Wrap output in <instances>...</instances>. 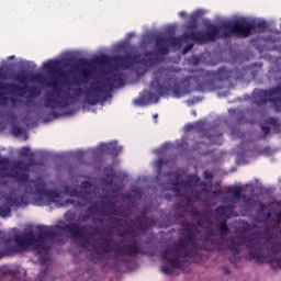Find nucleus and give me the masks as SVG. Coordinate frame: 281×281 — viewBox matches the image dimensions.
Segmentation results:
<instances>
[{
    "label": "nucleus",
    "mask_w": 281,
    "mask_h": 281,
    "mask_svg": "<svg viewBox=\"0 0 281 281\" xmlns=\"http://www.w3.org/2000/svg\"><path fill=\"white\" fill-rule=\"evenodd\" d=\"M58 229L67 232L74 238H81L80 247L87 249L89 247V239L91 236H97V227L93 226H80L78 223L64 224L63 226H37V235L30 231L29 233H22L13 236L15 246L7 247L0 251L1 258L16 256V254H24L30 247H34L37 254L49 251V246L45 245V239L54 240L58 236ZM88 236V238H87Z\"/></svg>",
    "instance_id": "obj_1"
},
{
    "label": "nucleus",
    "mask_w": 281,
    "mask_h": 281,
    "mask_svg": "<svg viewBox=\"0 0 281 281\" xmlns=\"http://www.w3.org/2000/svg\"><path fill=\"white\" fill-rule=\"evenodd\" d=\"M124 223L128 228L117 233V236H120L121 239L113 248L114 260H121V262H126V258H122V256L133 258L139 256V254H144L142 246H139V241H137V232L146 234L150 227L157 225V221H155V218H149L146 215V212H142L140 216L135 220H125Z\"/></svg>",
    "instance_id": "obj_2"
},
{
    "label": "nucleus",
    "mask_w": 281,
    "mask_h": 281,
    "mask_svg": "<svg viewBox=\"0 0 281 281\" xmlns=\"http://www.w3.org/2000/svg\"><path fill=\"white\" fill-rule=\"evenodd\" d=\"M256 32V23L241 19L234 22H224L221 26L209 24L207 31H191L183 34L184 41H193L198 45L212 43L217 38H249V35Z\"/></svg>",
    "instance_id": "obj_3"
},
{
    "label": "nucleus",
    "mask_w": 281,
    "mask_h": 281,
    "mask_svg": "<svg viewBox=\"0 0 281 281\" xmlns=\"http://www.w3.org/2000/svg\"><path fill=\"white\" fill-rule=\"evenodd\" d=\"M58 65H60L58 60H49L43 64V69L52 77L46 85L53 89V94H45L44 106L46 109H65L69 106V100H74V95L58 87V78H65V71L58 69ZM61 93H65V95H60Z\"/></svg>",
    "instance_id": "obj_4"
},
{
    "label": "nucleus",
    "mask_w": 281,
    "mask_h": 281,
    "mask_svg": "<svg viewBox=\"0 0 281 281\" xmlns=\"http://www.w3.org/2000/svg\"><path fill=\"white\" fill-rule=\"evenodd\" d=\"M232 78V70L225 69V67L218 68L215 71L199 69L192 76L184 78V82L192 85L196 91H202L203 93L210 91H218L223 89L218 82H225Z\"/></svg>",
    "instance_id": "obj_5"
},
{
    "label": "nucleus",
    "mask_w": 281,
    "mask_h": 281,
    "mask_svg": "<svg viewBox=\"0 0 281 281\" xmlns=\"http://www.w3.org/2000/svg\"><path fill=\"white\" fill-rule=\"evenodd\" d=\"M150 89L158 95H168L172 91L176 98H183L188 91L177 85V75L170 68L160 67L154 71V79L150 81Z\"/></svg>",
    "instance_id": "obj_6"
},
{
    "label": "nucleus",
    "mask_w": 281,
    "mask_h": 281,
    "mask_svg": "<svg viewBox=\"0 0 281 281\" xmlns=\"http://www.w3.org/2000/svg\"><path fill=\"white\" fill-rule=\"evenodd\" d=\"M120 87H124V78H122V75L112 74L104 78L103 82L90 85L85 91V102L89 106H95L99 102L106 100V97H102L104 93H109V91H113L115 88L120 89Z\"/></svg>",
    "instance_id": "obj_7"
},
{
    "label": "nucleus",
    "mask_w": 281,
    "mask_h": 281,
    "mask_svg": "<svg viewBox=\"0 0 281 281\" xmlns=\"http://www.w3.org/2000/svg\"><path fill=\"white\" fill-rule=\"evenodd\" d=\"M190 254H192V249L183 241H178L167 247L162 252V256L164 260H167L170 266H161L160 271L166 273V276H172L175 269H183V267L188 265V261L179 258H188Z\"/></svg>",
    "instance_id": "obj_8"
},
{
    "label": "nucleus",
    "mask_w": 281,
    "mask_h": 281,
    "mask_svg": "<svg viewBox=\"0 0 281 281\" xmlns=\"http://www.w3.org/2000/svg\"><path fill=\"white\" fill-rule=\"evenodd\" d=\"M5 91V92H2ZM29 92V98H38L41 95V88L36 86H21L15 82H2L0 81V100L5 103L8 100L11 102L12 106H16L18 102H21L19 98H25V93ZM8 95H18L14 97H5Z\"/></svg>",
    "instance_id": "obj_9"
},
{
    "label": "nucleus",
    "mask_w": 281,
    "mask_h": 281,
    "mask_svg": "<svg viewBox=\"0 0 281 281\" xmlns=\"http://www.w3.org/2000/svg\"><path fill=\"white\" fill-rule=\"evenodd\" d=\"M254 103L257 106H265L270 102L277 113H281V88L272 87L268 90H255L252 94Z\"/></svg>",
    "instance_id": "obj_10"
},
{
    "label": "nucleus",
    "mask_w": 281,
    "mask_h": 281,
    "mask_svg": "<svg viewBox=\"0 0 281 281\" xmlns=\"http://www.w3.org/2000/svg\"><path fill=\"white\" fill-rule=\"evenodd\" d=\"M156 49L160 56H168L170 54V47H181V38L169 35V36H157L156 37Z\"/></svg>",
    "instance_id": "obj_11"
},
{
    "label": "nucleus",
    "mask_w": 281,
    "mask_h": 281,
    "mask_svg": "<svg viewBox=\"0 0 281 281\" xmlns=\"http://www.w3.org/2000/svg\"><path fill=\"white\" fill-rule=\"evenodd\" d=\"M93 60L87 58H78L72 65V71L80 74L83 82H88L93 77Z\"/></svg>",
    "instance_id": "obj_12"
},
{
    "label": "nucleus",
    "mask_w": 281,
    "mask_h": 281,
    "mask_svg": "<svg viewBox=\"0 0 281 281\" xmlns=\"http://www.w3.org/2000/svg\"><path fill=\"white\" fill-rule=\"evenodd\" d=\"M130 60L132 65H144V67H154V65H157V63H159V59L157 58V53L153 50H147L143 57L139 54H130Z\"/></svg>",
    "instance_id": "obj_13"
},
{
    "label": "nucleus",
    "mask_w": 281,
    "mask_h": 281,
    "mask_svg": "<svg viewBox=\"0 0 281 281\" xmlns=\"http://www.w3.org/2000/svg\"><path fill=\"white\" fill-rule=\"evenodd\" d=\"M93 251L91 254V260L92 262H101V260H104V257L106 254H111V241L103 239L100 246L97 244H93Z\"/></svg>",
    "instance_id": "obj_14"
},
{
    "label": "nucleus",
    "mask_w": 281,
    "mask_h": 281,
    "mask_svg": "<svg viewBox=\"0 0 281 281\" xmlns=\"http://www.w3.org/2000/svg\"><path fill=\"white\" fill-rule=\"evenodd\" d=\"M187 131H198L199 133H202L203 137H207V139L211 140V144H216V140H214V137H223V133L214 134L216 133V128L205 130L203 121H198L195 124H189L187 125ZM209 133H212V135H209Z\"/></svg>",
    "instance_id": "obj_15"
},
{
    "label": "nucleus",
    "mask_w": 281,
    "mask_h": 281,
    "mask_svg": "<svg viewBox=\"0 0 281 281\" xmlns=\"http://www.w3.org/2000/svg\"><path fill=\"white\" fill-rule=\"evenodd\" d=\"M45 190H47L46 186L42 180H31L29 184L25 186L26 194H31L33 196H43L45 194Z\"/></svg>",
    "instance_id": "obj_16"
},
{
    "label": "nucleus",
    "mask_w": 281,
    "mask_h": 281,
    "mask_svg": "<svg viewBox=\"0 0 281 281\" xmlns=\"http://www.w3.org/2000/svg\"><path fill=\"white\" fill-rule=\"evenodd\" d=\"M200 182H201V178L199 176L191 175L188 177V179L182 180L181 182H179V178H177L176 181L172 183V186H173V190H176V192H179V186H182V188L190 190V188H194L199 186Z\"/></svg>",
    "instance_id": "obj_17"
},
{
    "label": "nucleus",
    "mask_w": 281,
    "mask_h": 281,
    "mask_svg": "<svg viewBox=\"0 0 281 281\" xmlns=\"http://www.w3.org/2000/svg\"><path fill=\"white\" fill-rule=\"evenodd\" d=\"M13 80L24 85L23 87H25V85H27V80H31V82H41L43 80V75L32 74L29 78L25 72H19L13 77Z\"/></svg>",
    "instance_id": "obj_18"
},
{
    "label": "nucleus",
    "mask_w": 281,
    "mask_h": 281,
    "mask_svg": "<svg viewBox=\"0 0 281 281\" xmlns=\"http://www.w3.org/2000/svg\"><path fill=\"white\" fill-rule=\"evenodd\" d=\"M234 210H236V205L233 203L228 205H220L215 209V214L227 221L228 218H232Z\"/></svg>",
    "instance_id": "obj_19"
},
{
    "label": "nucleus",
    "mask_w": 281,
    "mask_h": 281,
    "mask_svg": "<svg viewBox=\"0 0 281 281\" xmlns=\"http://www.w3.org/2000/svg\"><path fill=\"white\" fill-rule=\"evenodd\" d=\"M199 234V229L194 226L184 228L182 231V236H184V240H187L191 245H196V235Z\"/></svg>",
    "instance_id": "obj_20"
},
{
    "label": "nucleus",
    "mask_w": 281,
    "mask_h": 281,
    "mask_svg": "<svg viewBox=\"0 0 281 281\" xmlns=\"http://www.w3.org/2000/svg\"><path fill=\"white\" fill-rule=\"evenodd\" d=\"M114 63L116 67H121V69H131V67H133L131 61V54L114 57Z\"/></svg>",
    "instance_id": "obj_21"
},
{
    "label": "nucleus",
    "mask_w": 281,
    "mask_h": 281,
    "mask_svg": "<svg viewBox=\"0 0 281 281\" xmlns=\"http://www.w3.org/2000/svg\"><path fill=\"white\" fill-rule=\"evenodd\" d=\"M245 189L243 187L235 186L228 189V193L233 194L235 199H244V203H251V199L247 198V195H243Z\"/></svg>",
    "instance_id": "obj_22"
},
{
    "label": "nucleus",
    "mask_w": 281,
    "mask_h": 281,
    "mask_svg": "<svg viewBox=\"0 0 281 281\" xmlns=\"http://www.w3.org/2000/svg\"><path fill=\"white\" fill-rule=\"evenodd\" d=\"M102 150L108 155H113L114 157H117L120 153H122V147L113 144H105L102 146Z\"/></svg>",
    "instance_id": "obj_23"
},
{
    "label": "nucleus",
    "mask_w": 281,
    "mask_h": 281,
    "mask_svg": "<svg viewBox=\"0 0 281 281\" xmlns=\"http://www.w3.org/2000/svg\"><path fill=\"white\" fill-rule=\"evenodd\" d=\"M12 178L15 179L20 186L24 184V188L25 186H29L30 181H32L30 180V175L20 171L13 172Z\"/></svg>",
    "instance_id": "obj_24"
},
{
    "label": "nucleus",
    "mask_w": 281,
    "mask_h": 281,
    "mask_svg": "<svg viewBox=\"0 0 281 281\" xmlns=\"http://www.w3.org/2000/svg\"><path fill=\"white\" fill-rule=\"evenodd\" d=\"M105 178L103 179L105 186H113V181L115 179V170L113 167H105L104 168Z\"/></svg>",
    "instance_id": "obj_25"
},
{
    "label": "nucleus",
    "mask_w": 281,
    "mask_h": 281,
    "mask_svg": "<svg viewBox=\"0 0 281 281\" xmlns=\"http://www.w3.org/2000/svg\"><path fill=\"white\" fill-rule=\"evenodd\" d=\"M5 201L9 203L11 207H19L22 204L27 205V202H25V196H21V198L8 196Z\"/></svg>",
    "instance_id": "obj_26"
},
{
    "label": "nucleus",
    "mask_w": 281,
    "mask_h": 281,
    "mask_svg": "<svg viewBox=\"0 0 281 281\" xmlns=\"http://www.w3.org/2000/svg\"><path fill=\"white\" fill-rule=\"evenodd\" d=\"M91 207H94V212L97 214H100V216H112V214L117 215V211L111 212L109 210L101 209L100 206H98V202L93 203Z\"/></svg>",
    "instance_id": "obj_27"
},
{
    "label": "nucleus",
    "mask_w": 281,
    "mask_h": 281,
    "mask_svg": "<svg viewBox=\"0 0 281 281\" xmlns=\"http://www.w3.org/2000/svg\"><path fill=\"white\" fill-rule=\"evenodd\" d=\"M12 214V206L9 205V203L5 201L1 206H0V216L2 218H8Z\"/></svg>",
    "instance_id": "obj_28"
},
{
    "label": "nucleus",
    "mask_w": 281,
    "mask_h": 281,
    "mask_svg": "<svg viewBox=\"0 0 281 281\" xmlns=\"http://www.w3.org/2000/svg\"><path fill=\"white\" fill-rule=\"evenodd\" d=\"M35 164H36V161H34V159H30L29 162L18 161L16 168H19V170H29Z\"/></svg>",
    "instance_id": "obj_29"
},
{
    "label": "nucleus",
    "mask_w": 281,
    "mask_h": 281,
    "mask_svg": "<svg viewBox=\"0 0 281 281\" xmlns=\"http://www.w3.org/2000/svg\"><path fill=\"white\" fill-rule=\"evenodd\" d=\"M217 231L220 234H229V226H227V220H222L217 225Z\"/></svg>",
    "instance_id": "obj_30"
},
{
    "label": "nucleus",
    "mask_w": 281,
    "mask_h": 281,
    "mask_svg": "<svg viewBox=\"0 0 281 281\" xmlns=\"http://www.w3.org/2000/svg\"><path fill=\"white\" fill-rule=\"evenodd\" d=\"M199 27V15H191L188 22V30H196Z\"/></svg>",
    "instance_id": "obj_31"
},
{
    "label": "nucleus",
    "mask_w": 281,
    "mask_h": 281,
    "mask_svg": "<svg viewBox=\"0 0 281 281\" xmlns=\"http://www.w3.org/2000/svg\"><path fill=\"white\" fill-rule=\"evenodd\" d=\"M43 196H47V199H50L52 201H54V199H60V192L56 191V190H45L44 191V195Z\"/></svg>",
    "instance_id": "obj_32"
},
{
    "label": "nucleus",
    "mask_w": 281,
    "mask_h": 281,
    "mask_svg": "<svg viewBox=\"0 0 281 281\" xmlns=\"http://www.w3.org/2000/svg\"><path fill=\"white\" fill-rule=\"evenodd\" d=\"M20 155L22 157H34V153H32V149H30V147H22L20 150Z\"/></svg>",
    "instance_id": "obj_33"
},
{
    "label": "nucleus",
    "mask_w": 281,
    "mask_h": 281,
    "mask_svg": "<svg viewBox=\"0 0 281 281\" xmlns=\"http://www.w3.org/2000/svg\"><path fill=\"white\" fill-rule=\"evenodd\" d=\"M80 191L78 189H71L69 187H66V194H69V196H79Z\"/></svg>",
    "instance_id": "obj_34"
},
{
    "label": "nucleus",
    "mask_w": 281,
    "mask_h": 281,
    "mask_svg": "<svg viewBox=\"0 0 281 281\" xmlns=\"http://www.w3.org/2000/svg\"><path fill=\"white\" fill-rule=\"evenodd\" d=\"M267 27H268V25H267V22H265V21L255 23V31L260 30L261 32H265L267 30Z\"/></svg>",
    "instance_id": "obj_35"
},
{
    "label": "nucleus",
    "mask_w": 281,
    "mask_h": 281,
    "mask_svg": "<svg viewBox=\"0 0 281 281\" xmlns=\"http://www.w3.org/2000/svg\"><path fill=\"white\" fill-rule=\"evenodd\" d=\"M266 124H270L271 126H274V128H278V126H280V124H278V119L273 116L268 117Z\"/></svg>",
    "instance_id": "obj_36"
},
{
    "label": "nucleus",
    "mask_w": 281,
    "mask_h": 281,
    "mask_svg": "<svg viewBox=\"0 0 281 281\" xmlns=\"http://www.w3.org/2000/svg\"><path fill=\"white\" fill-rule=\"evenodd\" d=\"M89 194H91V191H79V195L77 199H82V201H89Z\"/></svg>",
    "instance_id": "obj_37"
},
{
    "label": "nucleus",
    "mask_w": 281,
    "mask_h": 281,
    "mask_svg": "<svg viewBox=\"0 0 281 281\" xmlns=\"http://www.w3.org/2000/svg\"><path fill=\"white\" fill-rule=\"evenodd\" d=\"M67 204L74 205V207H85V203L78 202L71 199L66 200Z\"/></svg>",
    "instance_id": "obj_38"
},
{
    "label": "nucleus",
    "mask_w": 281,
    "mask_h": 281,
    "mask_svg": "<svg viewBox=\"0 0 281 281\" xmlns=\"http://www.w3.org/2000/svg\"><path fill=\"white\" fill-rule=\"evenodd\" d=\"M165 164H166V160L164 158H159L156 161V168H157L159 173H161V168H164Z\"/></svg>",
    "instance_id": "obj_39"
},
{
    "label": "nucleus",
    "mask_w": 281,
    "mask_h": 281,
    "mask_svg": "<svg viewBox=\"0 0 281 281\" xmlns=\"http://www.w3.org/2000/svg\"><path fill=\"white\" fill-rule=\"evenodd\" d=\"M65 220L68 221V223H71V222L76 221V213L67 212L65 214Z\"/></svg>",
    "instance_id": "obj_40"
},
{
    "label": "nucleus",
    "mask_w": 281,
    "mask_h": 281,
    "mask_svg": "<svg viewBox=\"0 0 281 281\" xmlns=\"http://www.w3.org/2000/svg\"><path fill=\"white\" fill-rule=\"evenodd\" d=\"M147 97L149 102H159V95L155 94V92H147Z\"/></svg>",
    "instance_id": "obj_41"
},
{
    "label": "nucleus",
    "mask_w": 281,
    "mask_h": 281,
    "mask_svg": "<svg viewBox=\"0 0 281 281\" xmlns=\"http://www.w3.org/2000/svg\"><path fill=\"white\" fill-rule=\"evenodd\" d=\"M90 188H93V183H91V181H82L81 182V189L83 190V191H87V190H89Z\"/></svg>",
    "instance_id": "obj_42"
},
{
    "label": "nucleus",
    "mask_w": 281,
    "mask_h": 281,
    "mask_svg": "<svg viewBox=\"0 0 281 281\" xmlns=\"http://www.w3.org/2000/svg\"><path fill=\"white\" fill-rule=\"evenodd\" d=\"M261 131L263 132L262 139H267V135H269V133H271V127H269L267 125H261Z\"/></svg>",
    "instance_id": "obj_43"
},
{
    "label": "nucleus",
    "mask_w": 281,
    "mask_h": 281,
    "mask_svg": "<svg viewBox=\"0 0 281 281\" xmlns=\"http://www.w3.org/2000/svg\"><path fill=\"white\" fill-rule=\"evenodd\" d=\"M34 98L32 97H27L26 98V101L24 102V105L25 106H36V101L33 100Z\"/></svg>",
    "instance_id": "obj_44"
},
{
    "label": "nucleus",
    "mask_w": 281,
    "mask_h": 281,
    "mask_svg": "<svg viewBox=\"0 0 281 281\" xmlns=\"http://www.w3.org/2000/svg\"><path fill=\"white\" fill-rule=\"evenodd\" d=\"M12 134L16 135V136L22 135L23 134V128H21L20 126H13L12 127Z\"/></svg>",
    "instance_id": "obj_45"
},
{
    "label": "nucleus",
    "mask_w": 281,
    "mask_h": 281,
    "mask_svg": "<svg viewBox=\"0 0 281 281\" xmlns=\"http://www.w3.org/2000/svg\"><path fill=\"white\" fill-rule=\"evenodd\" d=\"M0 80H8V70L0 68Z\"/></svg>",
    "instance_id": "obj_46"
},
{
    "label": "nucleus",
    "mask_w": 281,
    "mask_h": 281,
    "mask_svg": "<svg viewBox=\"0 0 281 281\" xmlns=\"http://www.w3.org/2000/svg\"><path fill=\"white\" fill-rule=\"evenodd\" d=\"M203 177H204V179H206V180H212V179H214V173H212L210 170H205V171L203 172Z\"/></svg>",
    "instance_id": "obj_47"
},
{
    "label": "nucleus",
    "mask_w": 281,
    "mask_h": 281,
    "mask_svg": "<svg viewBox=\"0 0 281 281\" xmlns=\"http://www.w3.org/2000/svg\"><path fill=\"white\" fill-rule=\"evenodd\" d=\"M74 93H75V98H80V95L85 93V90H82V88H76L74 89Z\"/></svg>",
    "instance_id": "obj_48"
},
{
    "label": "nucleus",
    "mask_w": 281,
    "mask_h": 281,
    "mask_svg": "<svg viewBox=\"0 0 281 281\" xmlns=\"http://www.w3.org/2000/svg\"><path fill=\"white\" fill-rule=\"evenodd\" d=\"M80 221H82V223H87V221H89L91 218V214L87 213L85 215L80 214L79 215Z\"/></svg>",
    "instance_id": "obj_49"
},
{
    "label": "nucleus",
    "mask_w": 281,
    "mask_h": 281,
    "mask_svg": "<svg viewBox=\"0 0 281 281\" xmlns=\"http://www.w3.org/2000/svg\"><path fill=\"white\" fill-rule=\"evenodd\" d=\"M192 47H194V44H192V43L187 44L182 49V54H188V52H190V49H192Z\"/></svg>",
    "instance_id": "obj_50"
},
{
    "label": "nucleus",
    "mask_w": 281,
    "mask_h": 281,
    "mask_svg": "<svg viewBox=\"0 0 281 281\" xmlns=\"http://www.w3.org/2000/svg\"><path fill=\"white\" fill-rule=\"evenodd\" d=\"M8 164H10V158L0 156V165L1 166H8Z\"/></svg>",
    "instance_id": "obj_51"
},
{
    "label": "nucleus",
    "mask_w": 281,
    "mask_h": 281,
    "mask_svg": "<svg viewBox=\"0 0 281 281\" xmlns=\"http://www.w3.org/2000/svg\"><path fill=\"white\" fill-rule=\"evenodd\" d=\"M87 214H90V216H93V214H95V207L94 206H89L86 210Z\"/></svg>",
    "instance_id": "obj_52"
},
{
    "label": "nucleus",
    "mask_w": 281,
    "mask_h": 281,
    "mask_svg": "<svg viewBox=\"0 0 281 281\" xmlns=\"http://www.w3.org/2000/svg\"><path fill=\"white\" fill-rule=\"evenodd\" d=\"M205 225V218H199L198 220V226L203 227Z\"/></svg>",
    "instance_id": "obj_53"
},
{
    "label": "nucleus",
    "mask_w": 281,
    "mask_h": 281,
    "mask_svg": "<svg viewBox=\"0 0 281 281\" xmlns=\"http://www.w3.org/2000/svg\"><path fill=\"white\" fill-rule=\"evenodd\" d=\"M213 194H214V196H221V194H223V190L217 189V190L213 191Z\"/></svg>",
    "instance_id": "obj_54"
},
{
    "label": "nucleus",
    "mask_w": 281,
    "mask_h": 281,
    "mask_svg": "<svg viewBox=\"0 0 281 281\" xmlns=\"http://www.w3.org/2000/svg\"><path fill=\"white\" fill-rule=\"evenodd\" d=\"M95 60H97V63H106V57L102 56V57L97 58Z\"/></svg>",
    "instance_id": "obj_55"
},
{
    "label": "nucleus",
    "mask_w": 281,
    "mask_h": 281,
    "mask_svg": "<svg viewBox=\"0 0 281 281\" xmlns=\"http://www.w3.org/2000/svg\"><path fill=\"white\" fill-rule=\"evenodd\" d=\"M110 221L112 223H122V220L117 218V217H111Z\"/></svg>",
    "instance_id": "obj_56"
},
{
    "label": "nucleus",
    "mask_w": 281,
    "mask_h": 281,
    "mask_svg": "<svg viewBox=\"0 0 281 281\" xmlns=\"http://www.w3.org/2000/svg\"><path fill=\"white\" fill-rule=\"evenodd\" d=\"M193 65H199V63L201 61V59L199 57H193Z\"/></svg>",
    "instance_id": "obj_57"
},
{
    "label": "nucleus",
    "mask_w": 281,
    "mask_h": 281,
    "mask_svg": "<svg viewBox=\"0 0 281 281\" xmlns=\"http://www.w3.org/2000/svg\"><path fill=\"white\" fill-rule=\"evenodd\" d=\"M4 245H10L12 243V237H8L3 240Z\"/></svg>",
    "instance_id": "obj_58"
},
{
    "label": "nucleus",
    "mask_w": 281,
    "mask_h": 281,
    "mask_svg": "<svg viewBox=\"0 0 281 281\" xmlns=\"http://www.w3.org/2000/svg\"><path fill=\"white\" fill-rule=\"evenodd\" d=\"M105 205H109V207H113V205H115V203H113V201H111V200H108L105 202Z\"/></svg>",
    "instance_id": "obj_59"
},
{
    "label": "nucleus",
    "mask_w": 281,
    "mask_h": 281,
    "mask_svg": "<svg viewBox=\"0 0 281 281\" xmlns=\"http://www.w3.org/2000/svg\"><path fill=\"white\" fill-rule=\"evenodd\" d=\"M276 216H277L278 221H281V210L276 213Z\"/></svg>",
    "instance_id": "obj_60"
},
{
    "label": "nucleus",
    "mask_w": 281,
    "mask_h": 281,
    "mask_svg": "<svg viewBox=\"0 0 281 281\" xmlns=\"http://www.w3.org/2000/svg\"><path fill=\"white\" fill-rule=\"evenodd\" d=\"M179 16H186V11H180Z\"/></svg>",
    "instance_id": "obj_61"
},
{
    "label": "nucleus",
    "mask_w": 281,
    "mask_h": 281,
    "mask_svg": "<svg viewBox=\"0 0 281 281\" xmlns=\"http://www.w3.org/2000/svg\"><path fill=\"white\" fill-rule=\"evenodd\" d=\"M9 60H14V55L9 56Z\"/></svg>",
    "instance_id": "obj_62"
},
{
    "label": "nucleus",
    "mask_w": 281,
    "mask_h": 281,
    "mask_svg": "<svg viewBox=\"0 0 281 281\" xmlns=\"http://www.w3.org/2000/svg\"><path fill=\"white\" fill-rule=\"evenodd\" d=\"M267 218H271V213H268V214H267Z\"/></svg>",
    "instance_id": "obj_63"
},
{
    "label": "nucleus",
    "mask_w": 281,
    "mask_h": 281,
    "mask_svg": "<svg viewBox=\"0 0 281 281\" xmlns=\"http://www.w3.org/2000/svg\"><path fill=\"white\" fill-rule=\"evenodd\" d=\"M260 206H261V210H265V204L261 203Z\"/></svg>",
    "instance_id": "obj_64"
}]
</instances>
